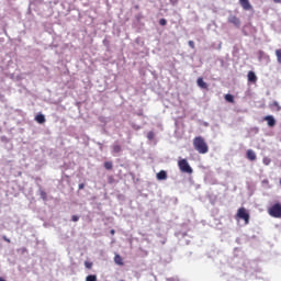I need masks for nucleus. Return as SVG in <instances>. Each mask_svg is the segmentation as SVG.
<instances>
[{"label": "nucleus", "mask_w": 281, "mask_h": 281, "mask_svg": "<svg viewBox=\"0 0 281 281\" xmlns=\"http://www.w3.org/2000/svg\"><path fill=\"white\" fill-rule=\"evenodd\" d=\"M193 148L200 155H206V153H210V147L207 146V143L205 142V138H203V136H198L193 138Z\"/></svg>", "instance_id": "obj_1"}, {"label": "nucleus", "mask_w": 281, "mask_h": 281, "mask_svg": "<svg viewBox=\"0 0 281 281\" xmlns=\"http://www.w3.org/2000/svg\"><path fill=\"white\" fill-rule=\"evenodd\" d=\"M236 218L237 221H244L245 225H249V211H247L245 207H239L236 213Z\"/></svg>", "instance_id": "obj_2"}, {"label": "nucleus", "mask_w": 281, "mask_h": 281, "mask_svg": "<svg viewBox=\"0 0 281 281\" xmlns=\"http://www.w3.org/2000/svg\"><path fill=\"white\" fill-rule=\"evenodd\" d=\"M178 168L179 170H181L182 172H186L187 175H192V167H190V164L188 162V160L186 158L180 159L178 161Z\"/></svg>", "instance_id": "obj_3"}, {"label": "nucleus", "mask_w": 281, "mask_h": 281, "mask_svg": "<svg viewBox=\"0 0 281 281\" xmlns=\"http://www.w3.org/2000/svg\"><path fill=\"white\" fill-rule=\"evenodd\" d=\"M268 214L273 218H281V204L276 203L268 210Z\"/></svg>", "instance_id": "obj_4"}, {"label": "nucleus", "mask_w": 281, "mask_h": 281, "mask_svg": "<svg viewBox=\"0 0 281 281\" xmlns=\"http://www.w3.org/2000/svg\"><path fill=\"white\" fill-rule=\"evenodd\" d=\"M228 23L234 25L235 27H240V19L234 14H231L227 19Z\"/></svg>", "instance_id": "obj_5"}, {"label": "nucleus", "mask_w": 281, "mask_h": 281, "mask_svg": "<svg viewBox=\"0 0 281 281\" xmlns=\"http://www.w3.org/2000/svg\"><path fill=\"white\" fill-rule=\"evenodd\" d=\"M239 5H241L243 10L246 11L254 10V7L249 0H239Z\"/></svg>", "instance_id": "obj_6"}, {"label": "nucleus", "mask_w": 281, "mask_h": 281, "mask_svg": "<svg viewBox=\"0 0 281 281\" xmlns=\"http://www.w3.org/2000/svg\"><path fill=\"white\" fill-rule=\"evenodd\" d=\"M247 78H248V82H251L252 85H256V82H258V77L256 76V72L251 70L248 71Z\"/></svg>", "instance_id": "obj_7"}, {"label": "nucleus", "mask_w": 281, "mask_h": 281, "mask_svg": "<svg viewBox=\"0 0 281 281\" xmlns=\"http://www.w3.org/2000/svg\"><path fill=\"white\" fill-rule=\"evenodd\" d=\"M265 122H268V126H270V128H273V126H276V119L272 115H267L263 117Z\"/></svg>", "instance_id": "obj_8"}, {"label": "nucleus", "mask_w": 281, "mask_h": 281, "mask_svg": "<svg viewBox=\"0 0 281 281\" xmlns=\"http://www.w3.org/2000/svg\"><path fill=\"white\" fill-rule=\"evenodd\" d=\"M156 179H158V181H166V179H168V172H166V170H160L156 175Z\"/></svg>", "instance_id": "obj_9"}, {"label": "nucleus", "mask_w": 281, "mask_h": 281, "mask_svg": "<svg viewBox=\"0 0 281 281\" xmlns=\"http://www.w3.org/2000/svg\"><path fill=\"white\" fill-rule=\"evenodd\" d=\"M246 157L249 159V161H256V151H254V149H248Z\"/></svg>", "instance_id": "obj_10"}, {"label": "nucleus", "mask_w": 281, "mask_h": 281, "mask_svg": "<svg viewBox=\"0 0 281 281\" xmlns=\"http://www.w3.org/2000/svg\"><path fill=\"white\" fill-rule=\"evenodd\" d=\"M196 85L200 89H207V82L203 81V77L198 78Z\"/></svg>", "instance_id": "obj_11"}, {"label": "nucleus", "mask_w": 281, "mask_h": 281, "mask_svg": "<svg viewBox=\"0 0 281 281\" xmlns=\"http://www.w3.org/2000/svg\"><path fill=\"white\" fill-rule=\"evenodd\" d=\"M35 121L37 122V124H45V115L44 114H37L35 116Z\"/></svg>", "instance_id": "obj_12"}, {"label": "nucleus", "mask_w": 281, "mask_h": 281, "mask_svg": "<svg viewBox=\"0 0 281 281\" xmlns=\"http://www.w3.org/2000/svg\"><path fill=\"white\" fill-rule=\"evenodd\" d=\"M112 153H115V154L122 153V146L120 144H114L112 146Z\"/></svg>", "instance_id": "obj_13"}, {"label": "nucleus", "mask_w": 281, "mask_h": 281, "mask_svg": "<svg viewBox=\"0 0 281 281\" xmlns=\"http://www.w3.org/2000/svg\"><path fill=\"white\" fill-rule=\"evenodd\" d=\"M114 262L116 265H120L121 267H122V265H124V260L122 259V257L120 255H115Z\"/></svg>", "instance_id": "obj_14"}, {"label": "nucleus", "mask_w": 281, "mask_h": 281, "mask_svg": "<svg viewBox=\"0 0 281 281\" xmlns=\"http://www.w3.org/2000/svg\"><path fill=\"white\" fill-rule=\"evenodd\" d=\"M105 170H113V162L112 161H105L104 162Z\"/></svg>", "instance_id": "obj_15"}, {"label": "nucleus", "mask_w": 281, "mask_h": 281, "mask_svg": "<svg viewBox=\"0 0 281 281\" xmlns=\"http://www.w3.org/2000/svg\"><path fill=\"white\" fill-rule=\"evenodd\" d=\"M86 281H98V276L90 274V276L86 277Z\"/></svg>", "instance_id": "obj_16"}, {"label": "nucleus", "mask_w": 281, "mask_h": 281, "mask_svg": "<svg viewBox=\"0 0 281 281\" xmlns=\"http://www.w3.org/2000/svg\"><path fill=\"white\" fill-rule=\"evenodd\" d=\"M276 56L279 65H281V48L276 50Z\"/></svg>", "instance_id": "obj_17"}, {"label": "nucleus", "mask_w": 281, "mask_h": 281, "mask_svg": "<svg viewBox=\"0 0 281 281\" xmlns=\"http://www.w3.org/2000/svg\"><path fill=\"white\" fill-rule=\"evenodd\" d=\"M224 98H225L226 102L234 103V95H232V94H225Z\"/></svg>", "instance_id": "obj_18"}, {"label": "nucleus", "mask_w": 281, "mask_h": 281, "mask_svg": "<svg viewBox=\"0 0 281 281\" xmlns=\"http://www.w3.org/2000/svg\"><path fill=\"white\" fill-rule=\"evenodd\" d=\"M262 164H263L265 166H269V164H271V158H269V157H263Z\"/></svg>", "instance_id": "obj_19"}, {"label": "nucleus", "mask_w": 281, "mask_h": 281, "mask_svg": "<svg viewBox=\"0 0 281 281\" xmlns=\"http://www.w3.org/2000/svg\"><path fill=\"white\" fill-rule=\"evenodd\" d=\"M270 106H276L277 111L281 110L280 103H278V101H273Z\"/></svg>", "instance_id": "obj_20"}, {"label": "nucleus", "mask_w": 281, "mask_h": 281, "mask_svg": "<svg viewBox=\"0 0 281 281\" xmlns=\"http://www.w3.org/2000/svg\"><path fill=\"white\" fill-rule=\"evenodd\" d=\"M86 269H93V262L91 261H85Z\"/></svg>", "instance_id": "obj_21"}, {"label": "nucleus", "mask_w": 281, "mask_h": 281, "mask_svg": "<svg viewBox=\"0 0 281 281\" xmlns=\"http://www.w3.org/2000/svg\"><path fill=\"white\" fill-rule=\"evenodd\" d=\"M71 221H74V223H78V221H80V216H78V215H72V216H71Z\"/></svg>", "instance_id": "obj_22"}, {"label": "nucleus", "mask_w": 281, "mask_h": 281, "mask_svg": "<svg viewBox=\"0 0 281 281\" xmlns=\"http://www.w3.org/2000/svg\"><path fill=\"white\" fill-rule=\"evenodd\" d=\"M168 24V21L166 19H160L159 20V25H167Z\"/></svg>", "instance_id": "obj_23"}, {"label": "nucleus", "mask_w": 281, "mask_h": 281, "mask_svg": "<svg viewBox=\"0 0 281 281\" xmlns=\"http://www.w3.org/2000/svg\"><path fill=\"white\" fill-rule=\"evenodd\" d=\"M188 45H189V47H191V49H194V47H195L194 41H189Z\"/></svg>", "instance_id": "obj_24"}, {"label": "nucleus", "mask_w": 281, "mask_h": 281, "mask_svg": "<svg viewBox=\"0 0 281 281\" xmlns=\"http://www.w3.org/2000/svg\"><path fill=\"white\" fill-rule=\"evenodd\" d=\"M154 137H155V133L148 132L147 138H148V139H153Z\"/></svg>", "instance_id": "obj_25"}, {"label": "nucleus", "mask_w": 281, "mask_h": 281, "mask_svg": "<svg viewBox=\"0 0 281 281\" xmlns=\"http://www.w3.org/2000/svg\"><path fill=\"white\" fill-rule=\"evenodd\" d=\"M2 239H4L5 243H11L10 238H8L7 236H2Z\"/></svg>", "instance_id": "obj_26"}, {"label": "nucleus", "mask_w": 281, "mask_h": 281, "mask_svg": "<svg viewBox=\"0 0 281 281\" xmlns=\"http://www.w3.org/2000/svg\"><path fill=\"white\" fill-rule=\"evenodd\" d=\"M79 190H85V183L79 184Z\"/></svg>", "instance_id": "obj_27"}, {"label": "nucleus", "mask_w": 281, "mask_h": 281, "mask_svg": "<svg viewBox=\"0 0 281 281\" xmlns=\"http://www.w3.org/2000/svg\"><path fill=\"white\" fill-rule=\"evenodd\" d=\"M110 234H111L112 236H114V235H115V229H111V231H110Z\"/></svg>", "instance_id": "obj_28"}, {"label": "nucleus", "mask_w": 281, "mask_h": 281, "mask_svg": "<svg viewBox=\"0 0 281 281\" xmlns=\"http://www.w3.org/2000/svg\"><path fill=\"white\" fill-rule=\"evenodd\" d=\"M274 3H281V0H272Z\"/></svg>", "instance_id": "obj_29"}]
</instances>
